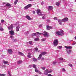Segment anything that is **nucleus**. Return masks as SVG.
Instances as JSON below:
<instances>
[{
  "label": "nucleus",
  "mask_w": 76,
  "mask_h": 76,
  "mask_svg": "<svg viewBox=\"0 0 76 76\" xmlns=\"http://www.w3.org/2000/svg\"><path fill=\"white\" fill-rule=\"evenodd\" d=\"M15 2L18 3V0H16Z\"/></svg>",
  "instance_id": "nucleus-55"
},
{
  "label": "nucleus",
  "mask_w": 76,
  "mask_h": 76,
  "mask_svg": "<svg viewBox=\"0 0 76 76\" xmlns=\"http://www.w3.org/2000/svg\"><path fill=\"white\" fill-rule=\"evenodd\" d=\"M64 32V31L63 30L61 31H58L56 33V34H58V35L62 36L63 35H64V33H63Z\"/></svg>",
  "instance_id": "nucleus-6"
},
{
  "label": "nucleus",
  "mask_w": 76,
  "mask_h": 76,
  "mask_svg": "<svg viewBox=\"0 0 76 76\" xmlns=\"http://www.w3.org/2000/svg\"><path fill=\"white\" fill-rule=\"evenodd\" d=\"M38 72V73H39L40 74H42V73L41 72H40V71H39Z\"/></svg>",
  "instance_id": "nucleus-47"
},
{
  "label": "nucleus",
  "mask_w": 76,
  "mask_h": 76,
  "mask_svg": "<svg viewBox=\"0 0 76 76\" xmlns=\"http://www.w3.org/2000/svg\"><path fill=\"white\" fill-rule=\"evenodd\" d=\"M28 55H29L30 56H31V54H32V53H31L29 52L28 53Z\"/></svg>",
  "instance_id": "nucleus-44"
},
{
  "label": "nucleus",
  "mask_w": 76,
  "mask_h": 76,
  "mask_svg": "<svg viewBox=\"0 0 76 76\" xmlns=\"http://www.w3.org/2000/svg\"><path fill=\"white\" fill-rule=\"evenodd\" d=\"M12 41H13V42H16L17 40L16 39H13Z\"/></svg>",
  "instance_id": "nucleus-33"
},
{
  "label": "nucleus",
  "mask_w": 76,
  "mask_h": 76,
  "mask_svg": "<svg viewBox=\"0 0 76 76\" xmlns=\"http://www.w3.org/2000/svg\"><path fill=\"white\" fill-rule=\"evenodd\" d=\"M7 53L10 54H12V53H13V51L12 50V49H8Z\"/></svg>",
  "instance_id": "nucleus-9"
},
{
  "label": "nucleus",
  "mask_w": 76,
  "mask_h": 76,
  "mask_svg": "<svg viewBox=\"0 0 76 76\" xmlns=\"http://www.w3.org/2000/svg\"><path fill=\"white\" fill-rule=\"evenodd\" d=\"M39 26V27H41L42 26V25H40Z\"/></svg>",
  "instance_id": "nucleus-59"
},
{
  "label": "nucleus",
  "mask_w": 76,
  "mask_h": 76,
  "mask_svg": "<svg viewBox=\"0 0 76 76\" xmlns=\"http://www.w3.org/2000/svg\"><path fill=\"white\" fill-rule=\"evenodd\" d=\"M35 76H38V75H35Z\"/></svg>",
  "instance_id": "nucleus-64"
},
{
  "label": "nucleus",
  "mask_w": 76,
  "mask_h": 76,
  "mask_svg": "<svg viewBox=\"0 0 76 76\" xmlns=\"http://www.w3.org/2000/svg\"><path fill=\"white\" fill-rule=\"evenodd\" d=\"M37 33L38 35H42H42H43L44 37H47V38H48V37H49V35L48 33L46 31H44L43 32L44 34L38 32H37Z\"/></svg>",
  "instance_id": "nucleus-2"
},
{
  "label": "nucleus",
  "mask_w": 76,
  "mask_h": 76,
  "mask_svg": "<svg viewBox=\"0 0 76 76\" xmlns=\"http://www.w3.org/2000/svg\"><path fill=\"white\" fill-rule=\"evenodd\" d=\"M65 48H66V52L68 54H70L71 52H72V51L70 50H69V49H72V47L71 46H65Z\"/></svg>",
  "instance_id": "nucleus-3"
},
{
  "label": "nucleus",
  "mask_w": 76,
  "mask_h": 76,
  "mask_svg": "<svg viewBox=\"0 0 76 76\" xmlns=\"http://www.w3.org/2000/svg\"><path fill=\"white\" fill-rule=\"evenodd\" d=\"M10 38L11 39H13L14 37H13V36H10Z\"/></svg>",
  "instance_id": "nucleus-42"
},
{
  "label": "nucleus",
  "mask_w": 76,
  "mask_h": 76,
  "mask_svg": "<svg viewBox=\"0 0 76 76\" xmlns=\"http://www.w3.org/2000/svg\"><path fill=\"white\" fill-rule=\"evenodd\" d=\"M48 76H52V75H51L49 74L48 75Z\"/></svg>",
  "instance_id": "nucleus-54"
},
{
  "label": "nucleus",
  "mask_w": 76,
  "mask_h": 76,
  "mask_svg": "<svg viewBox=\"0 0 76 76\" xmlns=\"http://www.w3.org/2000/svg\"><path fill=\"white\" fill-rule=\"evenodd\" d=\"M63 61H64L65 60H66L64 59H63Z\"/></svg>",
  "instance_id": "nucleus-61"
},
{
  "label": "nucleus",
  "mask_w": 76,
  "mask_h": 76,
  "mask_svg": "<svg viewBox=\"0 0 76 76\" xmlns=\"http://www.w3.org/2000/svg\"><path fill=\"white\" fill-rule=\"evenodd\" d=\"M29 44L30 45H33V43H32V42L31 41L29 42Z\"/></svg>",
  "instance_id": "nucleus-24"
},
{
  "label": "nucleus",
  "mask_w": 76,
  "mask_h": 76,
  "mask_svg": "<svg viewBox=\"0 0 76 76\" xmlns=\"http://www.w3.org/2000/svg\"><path fill=\"white\" fill-rule=\"evenodd\" d=\"M41 60H44V58H42L41 59Z\"/></svg>",
  "instance_id": "nucleus-49"
},
{
  "label": "nucleus",
  "mask_w": 76,
  "mask_h": 76,
  "mask_svg": "<svg viewBox=\"0 0 76 76\" xmlns=\"http://www.w3.org/2000/svg\"><path fill=\"white\" fill-rule=\"evenodd\" d=\"M62 70H63V71H66V69H65L64 68H63Z\"/></svg>",
  "instance_id": "nucleus-50"
},
{
  "label": "nucleus",
  "mask_w": 76,
  "mask_h": 76,
  "mask_svg": "<svg viewBox=\"0 0 76 76\" xmlns=\"http://www.w3.org/2000/svg\"><path fill=\"white\" fill-rule=\"evenodd\" d=\"M48 10L49 11L50 10H51L53 9V7L52 6H48Z\"/></svg>",
  "instance_id": "nucleus-13"
},
{
  "label": "nucleus",
  "mask_w": 76,
  "mask_h": 76,
  "mask_svg": "<svg viewBox=\"0 0 76 76\" xmlns=\"http://www.w3.org/2000/svg\"><path fill=\"white\" fill-rule=\"evenodd\" d=\"M27 6L28 8H29V7H31L32 6V5H31V4H28Z\"/></svg>",
  "instance_id": "nucleus-28"
},
{
  "label": "nucleus",
  "mask_w": 76,
  "mask_h": 76,
  "mask_svg": "<svg viewBox=\"0 0 76 76\" xmlns=\"http://www.w3.org/2000/svg\"><path fill=\"white\" fill-rule=\"evenodd\" d=\"M59 59L60 60H61V61L63 60V58H59Z\"/></svg>",
  "instance_id": "nucleus-32"
},
{
  "label": "nucleus",
  "mask_w": 76,
  "mask_h": 76,
  "mask_svg": "<svg viewBox=\"0 0 76 76\" xmlns=\"http://www.w3.org/2000/svg\"><path fill=\"white\" fill-rule=\"evenodd\" d=\"M50 29H53V27L48 25L46 26L47 30H50Z\"/></svg>",
  "instance_id": "nucleus-8"
},
{
  "label": "nucleus",
  "mask_w": 76,
  "mask_h": 76,
  "mask_svg": "<svg viewBox=\"0 0 76 76\" xmlns=\"http://www.w3.org/2000/svg\"><path fill=\"white\" fill-rule=\"evenodd\" d=\"M30 1H34V0H29Z\"/></svg>",
  "instance_id": "nucleus-58"
},
{
  "label": "nucleus",
  "mask_w": 76,
  "mask_h": 76,
  "mask_svg": "<svg viewBox=\"0 0 76 76\" xmlns=\"http://www.w3.org/2000/svg\"><path fill=\"white\" fill-rule=\"evenodd\" d=\"M46 40V39H42V41H45Z\"/></svg>",
  "instance_id": "nucleus-38"
},
{
  "label": "nucleus",
  "mask_w": 76,
  "mask_h": 76,
  "mask_svg": "<svg viewBox=\"0 0 76 76\" xmlns=\"http://www.w3.org/2000/svg\"><path fill=\"white\" fill-rule=\"evenodd\" d=\"M36 35L37 36V37H39V35L38 34H36Z\"/></svg>",
  "instance_id": "nucleus-51"
},
{
  "label": "nucleus",
  "mask_w": 76,
  "mask_h": 76,
  "mask_svg": "<svg viewBox=\"0 0 76 76\" xmlns=\"http://www.w3.org/2000/svg\"><path fill=\"white\" fill-rule=\"evenodd\" d=\"M4 67H6V66H5V65H4L3 66Z\"/></svg>",
  "instance_id": "nucleus-63"
},
{
  "label": "nucleus",
  "mask_w": 76,
  "mask_h": 76,
  "mask_svg": "<svg viewBox=\"0 0 76 76\" xmlns=\"http://www.w3.org/2000/svg\"><path fill=\"white\" fill-rule=\"evenodd\" d=\"M39 40V38H35L34 39L35 41H38Z\"/></svg>",
  "instance_id": "nucleus-22"
},
{
  "label": "nucleus",
  "mask_w": 76,
  "mask_h": 76,
  "mask_svg": "<svg viewBox=\"0 0 76 76\" xmlns=\"http://www.w3.org/2000/svg\"><path fill=\"white\" fill-rule=\"evenodd\" d=\"M13 24H11L10 26H9L8 27V29H9V30H12L13 29Z\"/></svg>",
  "instance_id": "nucleus-10"
},
{
  "label": "nucleus",
  "mask_w": 76,
  "mask_h": 76,
  "mask_svg": "<svg viewBox=\"0 0 76 76\" xmlns=\"http://www.w3.org/2000/svg\"><path fill=\"white\" fill-rule=\"evenodd\" d=\"M41 69L42 70H45V67H41Z\"/></svg>",
  "instance_id": "nucleus-37"
},
{
  "label": "nucleus",
  "mask_w": 76,
  "mask_h": 76,
  "mask_svg": "<svg viewBox=\"0 0 76 76\" xmlns=\"http://www.w3.org/2000/svg\"><path fill=\"white\" fill-rule=\"evenodd\" d=\"M57 48H58L59 49H61V48H62V46H59V47H57Z\"/></svg>",
  "instance_id": "nucleus-34"
},
{
  "label": "nucleus",
  "mask_w": 76,
  "mask_h": 76,
  "mask_svg": "<svg viewBox=\"0 0 76 76\" xmlns=\"http://www.w3.org/2000/svg\"><path fill=\"white\" fill-rule=\"evenodd\" d=\"M4 29L2 28V27H0V31H3Z\"/></svg>",
  "instance_id": "nucleus-31"
},
{
  "label": "nucleus",
  "mask_w": 76,
  "mask_h": 76,
  "mask_svg": "<svg viewBox=\"0 0 76 76\" xmlns=\"http://www.w3.org/2000/svg\"><path fill=\"white\" fill-rule=\"evenodd\" d=\"M75 45V43H74L72 44V45Z\"/></svg>",
  "instance_id": "nucleus-60"
},
{
  "label": "nucleus",
  "mask_w": 76,
  "mask_h": 76,
  "mask_svg": "<svg viewBox=\"0 0 76 76\" xmlns=\"http://www.w3.org/2000/svg\"><path fill=\"white\" fill-rule=\"evenodd\" d=\"M35 72H39L38 70L37 69H35Z\"/></svg>",
  "instance_id": "nucleus-45"
},
{
  "label": "nucleus",
  "mask_w": 76,
  "mask_h": 76,
  "mask_svg": "<svg viewBox=\"0 0 76 76\" xmlns=\"http://www.w3.org/2000/svg\"><path fill=\"white\" fill-rule=\"evenodd\" d=\"M1 23H4V21L3 20H1Z\"/></svg>",
  "instance_id": "nucleus-35"
},
{
  "label": "nucleus",
  "mask_w": 76,
  "mask_h": 76,
  "mask_svg": "<svg viewBox=\"0 0 76 76\" xmlns=\"http://www.w3.org/2000/svg\"><path fill=\"white\" fill-rule=\"evenodd\" d=\"M54 20H57V17H54Z\"/></svg>",
  "instance_id": "nucleus-43"
},
{
  "label": "nucleus",
  "mask_w": 76,
  "mask_h": 76,
  "mask_svg": "<svg viewBox=\"0 0 76 76\" xmlns=\"http://www.w3.org/2000/svg\"><path fill=\"white\" fill-rule=\"evenodd\" d=\"M31 35L32 37H35V36H36L37 35V34L36 33H34L32 34Z\"/></svg>",
  "instance_id": "nucleus-18"
},
{
  "label": "nucleus",
  "mask_w": 76,
  "mask_h": 76,
  "mask_svg": "<svg viewBox=\"0 0 76 76\" xmlns=\"http://www.w3.org/2000/svg\"><path fill=\"white\" fill-rule=\"evenodd\" d=\"M38 48H36L34 49V50L37 51H38Z\"/></svg>",
  "instance_id": "nucleus-23"
},
{
  "label": "nucleus",
  "mask_w": 76,
  "mask_h": 76,
  "mask_svg": "<svg viewBox=\"0 0 76 76\" xmlns=\"http://www.w3.org/2000/svg\"><path fill=\"white\" fill-rule=\"evenodd\" d=\"M37 59H35V58H33V61H34V62L37 61Z\"/></svg>",
  "instance_id": "nucleus-29"
},
{
  "label": "nucleus",
  "mask_w": 76,
  "mask_h": 76,
  "mask_svg": "<svg viewBox=\"0 0 76 76\" xmlns=\"http://www.w3.org/2000/svg\"><path fill=\"white\" fill-rule=\"evenodd\" d=\"M42 19H45V16H44L42 17Z\"/></svg>",
  "instance_id": "nucleus-41"
},
{
  "label": "nucleus",
  "mask_w": 76,
  "mask_h": 76,
  "mask_svg": "<svg viewBox=\"0 0 76 76\" xmlns=\"http://www.w3.org/2000/svg\"><path fill=\"white\" fill-rule=\"evenodd\" d=\"M48 69H47L45 71L44 74L45 75H48Z\"/></svg>",
  "instance_id": "nucleus-14"
},
{
  "label": "nucleus",
  "mask_w": 76,
  "mask_h": 76,
  "mask_svg": "<svg viewBox=\"0 0 76 76\" xmlns=\"http://www.w3.org/2000/svg\"><path fill=\"white\" fill-rule=\"evenodd\" d=\"M46 54H47V52H43L41 53V54L39 55L38 58V60H40V59L41 58L42 56H44V55H45Z\"/></svg>",
  "instance_id": "nucleus-4"
},
{
  "label": "nucleus",
  "mask_w": 76,
  "mask_h": 76,
  "mask_svg": "<svg viewBox=\"0 0 76 76\" xmlns=\"http://www.w3.org/2000/svg\"><path fill=\"white\" fill-rule=\"evenodd\" d=\"M69 19L68 18H64L63 19H62L61 20H58V22L59 24V25H62V22H67V21H68Z\"/></svg>",
  "instance_id": "nucleus-1"
},
{
  "label": "nucleus",
  "mask_w": 76,
  "mask_h": 76,
  "mask_svg": "<svg viewBox=\"0 0 76 76\" xmlns=\"http://www.w3.org/2000/svg\"><path fill=\"white\" fill-rule=\"evenodd\" d=\"M68 65V66H70V67H73V65H72V64H69Z\"/></svg>",
  "instance_id": "nucleus-25"
},
{
  "label": "nucleus",
  "mask_w": 76,
  "mask_h": 76,
  "mask_svg": "<svg viewBox=\"0 0 76 76\" xmlns=\"http://www.w3.org/2000/svg\"><path fill=\"white\" fill-rule=\"evenodd\" d=\"M1 24L0 23V26H1Z\"/></svg>",
  "instance_id": "nucleus-62"
},
{
  "label": "nucleus",
  "mask_w": 76,
  "mask_h": 76,
  "mask_svg": "<svg viewBox=\"0 0 76 76\" xmlns=\"http://www.w3.org/2000/svg\"><path fill=\"white\" fill-rule=\"evenodd\" d=\"M6 76V74H0V76Z\"/></svg>",
  "instance_id": "nucleus-30"
},
{
  "label": "nucleus",
  "mask_w": 76,
  "mask_h": 76,
  "mask_svg": "<svg viewBox=\"0 0 76 76\" xmlns=\"http://www.w3.org/2000/svg\"><path fill=\"white\" fill-rule=\"evenodd\" d=\"M3 63H4V64H7V63H9V62H8L7 61H4L3 62Z\"/></svg>",
  "instance_id": "nucleus-21"
},
{
  "label": "nucleus",
  "mask_w": 76,
  "mask_h": 76,
  "mask_svg": "<svg viewBox=\"0 0 76 76\" xmlns=\"http://www.w3.org/2000/svg\"><path fill=\"white\" fill-rule=\"evenodd\" d=\"M27 57L28 58H31V57H32V56H31V55H28L27 56Z\"/></svg>",
  "instance_id": "nucleus-39"
},
{
  "label": "nucleus",
  "mask_w": 76,
  "mask_h": 76,
  "mask_svg": "<svg viewBox=\"0 0 76 76\" xmlns=\"http://www.w3.org/2000/svg\"><path fill=\"white\" fill-rule=\"evenodd\" d=\"M19 28H20V27L19 26H17L16 28V31L17 32L19 31Z\"/></svg>",
  "instance_id": "nucleus-15"
},
{
  "label": "nucleus",
  "mask_w": 76,
  "mask_h": 76,
  "mask_svg": "<svg viewBox=\"0 0 76 76\" xmlns=\"http://www.w3.org/2000/svg\"><path fill=\"white\" fill-rule=\"evenodd\" d=\"M28 8V6L27 5L26 6L24 7V10H27Z\"/></svg>",
  "instance_id": "nucleus-19"
},
{
  "label": "nucleus",
  "mask_w": 76,
  "mask_h": 76,
  "mask_svg": "<svg viewBox=\"0 0 76 76\" xmlns=\"http://www.w3.org/2000/svg\"><path fill=\"white\" fill-rule=\"evenodd\" d=\"M56 63H57V62H56V61H53V64L54 65H55V64H56Z\"/></svg>",
  "instance_id": "nucleus-36"
},
{
  "label": "nucleus",
  "mask_w": 76,
  "mask_h": 76,
  "mask_svg": "<svg viewBox=\"0 0 76 76\" xmlns=\"http://www.w3.org/2000/svg\"><path fill=\"white\" fill-rule=\"evenodd\" d=\"M28 67L30 68H31L32 67V66L31 65H29L28 66Z\"/></svg>",
  "instance_id": "nucleus-48"
},
{
  "label": "nucleus",
  "mask_w": 76,
  "mask_h": 76,
  "mask_svg": "<svg viewBox=\"0 0 76 76\" xmlns=\"http://www.w3.org/2000/svg\"><path fill=\"white\" fill-rule=\"evenodd\" d=\"M26 18H27V19L28 20H32V18H31V17H30L28 15H26Z\"/></svg>",
  "instance_id": "nucleus-12"
},
{
  "label": "nucleus",
  "mask_w": 76,
  "mask_h": 76,
  "mask_svg": "<svg viewBox=\"0 0 76 76\" xmlns=\"http://www.w3.org/2000/svg\"><path fill=\"white\" fill-rule=\"evenodd\" d=\"M8 73L10 76H12V75L10 74V71H8Z\"/></svg>",
  "instance_id": "nucleus-40"
},
{
  "label": "nucleus",
  "mask_w": 76,
  "mask_h": 76,
  "mask_svg": "<svg viewBox=\"0 0 76 76\" xmlns=\"http://www.w3.org/2000/svg\"><path fill=\"white\" fill-rule=\"evenodd\" d=\"M6 3L5 2H4L3 3V4H6Z\"/></svg>",
  "instance_id": "nucleus-56"
},
{
  "label": "nucleus",
  "mask_w": 76,
  "mask_h": 76,
  "mask_svg": "<svg viewBox=\"0 0 76 76\" xmlns=\"http://www.w3.org/2000/svg\"><path fill=\"white\" fill-rule=\"evenodd\" d=\"M33 14H35V11H33Z\"/></svg>",
  "instance_id": "nucleus-53"
},
{
  "label": "nucleus",
  "mask_w": 76,
  "mask_h": 76,
  "mask_svg": "<svg viewBox=\"0 0 76 76\" xmlns=\"http://www.w3.org/2000/svg\"><path fill=\"white\" fill-rule=\"evenodd\" d=\"M6 6H9V7H11V5H10V4H6Z\"/></svg>",
  "instance_id": "nucleus-20"
},
{
  "label": "nucleus",
  "mask_w": 76,
  "mask_h": 76,
  "mask_svg": "<svg viewBox=\"0 0 76 76\" xmlns=\"http://www.w3.org/2000/svg\"><path fill=\"white\" fill-rule=\"evenodd\" d=\"M56 4L57 6H59L60 5V3L58 2H56Z\"/></svg>",
  "instance_id": "nucleus-27"
},
{
  "label": "nucleus",
  "mask_w": 76,
  "mask_h": 76,
  "mask_svg": "<svg viewBox=\"0 0 76 76\" xmlns=\"http://www.w3.org/2000/svg\"><path fill=\"white\" fill-rule=\"evenodd\" d=\"M58 41L57 39H55L53 42V45L54 46H57L58 45Z\"/></svg>",
  "instance_id": "nucleus-7"
},
{
  "label": "nucleus",
  "mask_w": 76,
  "mask_h": 76,
  "mask_svg": "<svg viewBox=\"0 0 76 76\" xmlns=\"http://www.w3.org/2000/svg\"><path fill=\"white\" fill-rule=\"evenodd\" d=\"M10 34L11 35H15V32L12 30L10 31H9Z\"/></svg>",
  "instance_id": "nucleus-11"
},
{
  "label": "nucleus",
  "mask_w": 76,
  "mask_h": 76,
  "mask_svg": "<svg viewBox=\"0 0 76 76\" xmlns=\"http://www.w3.org/2000/svg\"><path fill=\"white\" fill-rule=\"evenodd\" d=\"M14 4H15H15H17V2H14Z\"/></svg>",
  "instance_id": "nucleus-46"
},
{
  "label": "nucleus",
  "mask_w": 76,
  "mask_h": 76,
  "mask_svg": "<svg viewBox=\"0 0 76 76\" xmlns=\"http://www.w3.org/2000/svg\"><path fill=\"white\" fill-rule=\"evenodd\" d=\"M18 54H19V55L20 56H23V53H22L21 52H19V51L18 52Z\"/></svg>",
  "instance_id": "nucleus-16"
},
{
  "label": "nucleus",
  "mask_w": 76,
  "mask_h": 76,
  "mask_svg": "<svg viewBox=\"0 0 76 76\" xmlns=\"http://www.w3.org/2000/svg\"><path fill=\"white\" fill-rule=\"evenodd\" d=\"M52 72V71H48V73H51Z\"/></svg>",
  "instance_id": "nucleus-52"
},
{
  "label": "nucleus",
  "mask_w": 76,
  "mask_h": 76,
  "mask_svg": "<svg viewBox=\"0 0 76 76\" xmlns=\"http://www.w3.org/2000/svg\"><path fill=\"white\" fill-rule=\"evenodd\" d=\"M37 13L39 16H43V15H45L44 14H42L41 13V10H37Z\"/></svg>",
  "instance_id": "nucleus-5"
},
{
  "label": "nucleus",
  "mask_w": 76,
  "mask_h": 76,
  "mask_svg": "<svg viewBox=\"0 0 76 76\" xmlns=\"http://www.w3.org/2000/svg\"><path fill=\"white\" fill-rule=\"evenodd\" d=\"M22 63V61L20 60H19L18 61H17V64H21V63Z\"/></svg>",
  "instance_id": "nucleus-17"
},
{
  "label": "nucleus",
  "mask_w": 76,
  "mask_h": 76,
  "mask_svg": "<svg viewBox=\"0 0 76 76\" xmlns=\"http://www.w3.org/2000/svg\"><path fill=\"white\" fill-rule=\"evenodd\" d=\"M41 4L42 5H43V4H44V3L43 2H42Z\"/></svg>",
  "instance_id": "nucleus-57"
},
{
  "label": "nucleus",
  "mask_w": 76,
  "mask_h": 76,
  "mask_svg": "<svg viewBox=\"0 0 76 76\" xmlns=\"http://www.w3.org/2000/svg\"><path fill=\"white\" fill-rule=\"evenodd\" d=\"M33 67L34 68V69H37V67H36V65L35 64L33 65Z\"/></svg>",
  "instance_id": "nucleus-26"
}]
</instances>
